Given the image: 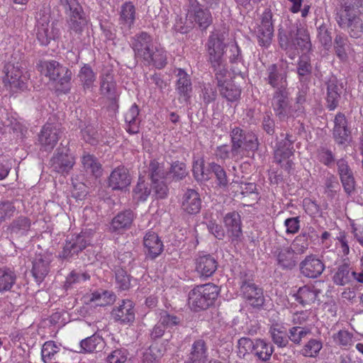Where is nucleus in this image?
<instances>
[{"instance_id":"30","label":"nucleus","mask_w":363,"mask_h":363,"mask_svg":"<svg viewBox=\"0 0 363 363\" xmlns=\"http://www.w3.org/2000/svg\"><path fill=\"white\" fill-rule=\"evenodd\" d=\"M134 218L135 214L130 210L120 212L113 218L110 229L118 233L128 230L131 227Z\"/></svg>"},{"instance_id":"35","label":"nucleus","mask_w":363,"mask_h":363,"mask_svg":"<svg viewBox=\"0 0 363 363\" xmlns=\"http://www.w3.org/2000/svg\"><path fill=\"white\" fill-rule=\"evenodd\" d=\"M215 79L217 81V86H220L223 83L227 82L229 77V72L224 58L209 60Z\"/></svg>"},{"instance_id":"39","label":"nucleus","mask_w":363,"mask_h":363,"mask_svg":"<svg viewBox=\"0 0 363 363\" xmlns=\"http://www.w3.org/2000/svg\"><path fill=\"white\" fill-rule=\"evenodd\" d=\"M273 352V346L269 342L261 339L255 340L252 354L257 359L262 361H267L270 359Z\"/></svg>"},{"instance_id":"62","label":"nucleus","mask_w":363,"mask_h":363,"mask_svg":"<svg viewBox=\"0 0 363 363\" xmlns=\"http://www.w3.org/2000/svg\"><path fill=\"white\" fill-rule=\"evenodd\" d=\"M169 173L172 174L173 180L179 181L187 176L188 171L184 162L176 161L172 164Z\"/></svg>"},{"instance_id":"22","label":"nucleus","mask_w":363,"mask_h":363,"mask_svg":"<svg viewBox=\"0 0 363 363\" xmlns=\"http://www.w3.org/2000/svg\"><path fill=\"white\" fill-rule=\"evenodd\" d=\"M130 176L124 167L114 169L108 178V185L113 190H123L130 184Z\"/></svg>"},{"instance_id":"45","label":"nucleus","mask_w":363,"mask_h":363,"mask_svg":"<svg viewBox=\"0 0 363 363\" xmlns=\"http://www.w3.org/2000/svg\"><path fill=\"white\" fill-rule=\"evenodd\" d=\"M30 227V220L24 216H20L13 220L8 228L11 234L23 235L26 233Z\"/></svg>"},{"instance_id":"44","label":"nucleus","mask_w":363,"mask_h":363,"mask_svg":"<svg viewBox=\"0 0 363 363\" xmlns=\"http://www.w3.org/2000/svg\"><path fill=\"white\" fill-rule=\"evenodd\" d=\"M218 87L221 96L229 101H235L240 96V89L230 81H227L222 86Z\"/></svg>"},{"instance_id":"18","label":"nucleus","mask_w":363,"mask_h":363,"mask_svg":"<svg viewBox=\"0 0 363 363\" xmlns=\"http://www.w3.org/2000/svg\"><path fill=\"white\" fill-rule=\"evenodd\" d=\"M144 250L146 256L152 259L158 257L163 251L164 245L157 234L147 231L143 238Z\"/></svg>"},{"instance_id":"5","label":"nucleus","mask_w":363,"mask_h":363,"mask_svg":"<svg viewBox=\"0 0 363 363\" xmlns=\"http://www.w3.org/2000/svg\"><path fill=\"white\" fill-rule=\"evenodd\" d=\"M40 72L50 80L57 82L62 87V91L67 93L69 91L68 84L72 78V72L66 67L55 60H45L38 65Z\"/></svg>"},{"instance_id":"24","label":"nucleus","mask_w":363,"mask_h":363,"mask_svg":"<svg viewBox=\"0 0 363 363\" xmlns=\"http://www.w3.org/2000/svg\"><path fill=\"white\" fill-rule=\"evenodd\" d=\"M190 18L201 30H206L213 21L211 13L198 3L192 4L189 11Z\"/></svg>"},{"instance_id":"33","label":"nucleus","mask_w":363,"mask_h":363,"mask_svg":"<svg viewBox=\"0 0 363 363\" xmlns=\"http://www.w3.org/2000/svg\"><path fill=\"white\" fill-rule=\"evenodd\" d=\"M354 270L348 263L339 265L333 276V282L338 286H345L352 281Z\"/></svg>"},{"instance_id":"15","label":"nucleus","mask_w":363,"mask_h":363,"mask_svg":"<svg viewBox=\"0 0 363 363\" xmlns=\"http://www.w3.org/2000/svg\"><path fill=\"white\" fill-rule=\"evenodd\" d=\"M325 84L327 86L326 106L330 111H333L339 106L344 86L334 76H331Z\"/></svg>"},{"instance_id":"32","label":"nucleus","mask_w":363,"mask_h":363,"mask_svg":"<svg viewBox=\"0 0 363 363\" xmlns=\"http://www.w3.org/2000/svg\"><path fill=\"white\" fill-rule=\"evenodd\" d=\"M50 261L42 255H37L33 262L32 274L38 283H41L49 272Z\"/></svg>"},{"instance_id":"48","label":"nucleus","mask_w":363,"mask_h":363,"mask_svg":"<svg viewBox=\"0 0 363 363\" xmlns=\"http://www.w3.org/2000/svg\"><path fill=\"white\" fill-rule=\"evenodd\" d=\"M166 172L162 164L157 161L151 160L148 167V177L151 182L164 179Z\"/></svg>"},{"instance_id":"10","label":"nucleus","mask_w":363,"mask_h":363,"mask_svg":"<svg viewBox=\"0 0 363 363\" xmlns=\"http://www.w3.org/2000/svg\"><path fill=\"white\" fill-rule=\"evenodd\" d=\"M293 136L286 134L284 140L279 141L277 145V149L274 151V160L276 162L281 164L285 170L289 171L293 166V162L289 160L294 154Z\"/></svg>"},{"instance_id":"52","label":"nucleus","mask_w":363,"mask_h":363,"mask_svg":"<svg viewBox=\"0 0 363 363\" xmlns=\"http://www.w3.org/2000/svg\"><path fill=\"white\" fill-rule=\"evenodd\" d=\"M9 78H4V83L6 86H9L13 91L17 90H23L26 89V77L23 75L22 70H20L19 77L9 75Z\"/></svg>"},{"instance_id":"21","label":"nucleus","mask_w":363,"mask_h":363,"mask_svg":"<svg viewBox=\"0 0 363 363\" xmlns=\"http://www.w3.org/2000/svg\"><path fill=\"white\" fill-rule=\"evenodd\" d=\"M136 18L135 6L130 1L123 3L119 10L118 24L124 33L130 31Z\"/></svg>"},{"instance_id":"13","label":"nucleus","mask_w":363,"mask_h":363,"mask_svg":"<svg viewBox=\"0 0 363 363\" xmlns=\"http://www.w3.org/2000/svg\"><path fill=\"white\" fill-rule=\"evenodd\" d=\"M75 163L74 157L69 154L67 146L60 147L50 160V164L55 172L65 174L68 173Z\"/></svg>"},{"instance_id":"38","label":"nucleus","mask_w":363,"mask_h":363,"mask_svg":"<svg viewBox=\"0 0 363 363\" xmlns=\"http://www.w3.org/2000/svg\"><path fill=\"white\" fill-rule=\"evenodd\" d=\"M138 106L133 104L125 114V121L127 125V131L130 134H135L139 132L140 120L138 118Z\"/></svg>"},{"instance_id":"17","label":"nucleus","mask_w":363,"mask_h":363,"mask_svg":"<svg viewBox=\"0 0 363 363\" xmlns=\"http://www.w3.org/2000/svg\"><path fill=\"white\" fill-rule=\"evenodd\" d=\"M223 223L232 242L240 240L242 236V221L237 211L229 212L223 217Z\"/></svg>"},{"instance_id":"53","label":"nucleus","mask_w":363,"mask_h":363,"mask_svg":"<svg viewBox=\"0 0 363 363\" xmlns=\"http://www.w3.org/2000/svg\"><path fill=\"white\" fill-rule=\"evenodd\" d=\"M236 152L233 150V145L230 147L228 145H223L217 147L216 150V155L218 158L225 160L228 159H232L235 162L240 161V158Z\"/></svg>"},{"instance_id":"37","label":"nucleus","mask_w":363,"mask_h":363,"mask_svg":"<svg viewBox=\"0 0 363 363\" xmlns=\"http://www.w3.org/2000/svg\"><path fill=\"white\" fill-rule=\"evenodd\" d=\"M269 333L272 342L279 347H285L289 345L288 333L286 328L278 323L272 325Z\"/></svg>"},{"instance_id":"14","label":"nucleus","mask_w":363,"mask_h":363,"mask_svg":"<svg viewBox=\"0 0 363 363\" xmlns=\"http://www.w3.org/2000/svg\"><path fill=\"white\" fill-rule=\"evenodd\" d=\"M258 42L260 45L267 46L270 44L273 33L272 13L269 9H265L261 16V23L256 30Z\"/></svg>"},{"instance_id":"42","label":"nucleus","mask_w":363,"mask_h":363,"mask_svg":"<svg viewBox=\"0 0 363 363\" xmlns=\"http://www.w3.org/2000/svg\"><path fill=\"white\" fill-rule=\"evenodd\" d=\"M77 77L84 89H91L96 80V73L89 65H84L80 69Z\"/></svg>"},{"instance_id":"57","label":"nucleus","mask_w":363,"mask_h":363,"mask_svg":"<svg viewBox=\"0 0 363 363\" xmlns=\"http://www.w3.org/2000/svg\"><path fill=\"white\" fill-rule=\"evenodd\" d=\"M208 169L215 174L219 186L226 187L228 186V180L226 172L220 164L215 162H211L208 164Z\"/></svg>"},{"instance_id":"49","label":"nucleus","mask_w":363,"mask_h":363,"mask_svg":"<svg viewBox=\"0 0 363 363\" xmlns=\"http://www.w3.org/2000/svg\"><path fill=\"white\" fill-rule=\"evenodd\" d=\"M324 194L328 198L333 199L340 189L337 178L332 174H328L324 179Z\"/></svg>"},{"instance_id":"46","label":"nucleus","mask_w":363,"mask_h":363,"mask_svg":"<svg viewBox=\"0 0 363 363\" xmlns=\"http://www.w3.org/2000/svg\"><path fill=\"white\" fill-rule=\"evenodd\" d=\"M309 234L301 233L297 235L291 243V248L296 255L304 254L309 246Z\"/></svg>"},{"instance_id":"63","label":"nucleus","mask_w":363,"mask_h":363,"mask_svg":"<svg viewBox=\"0 0 363 363\" xmlns=\"http://www.w3.org/2000/svg\"><path fill=\"white\" fill-rule=\"evenodd\" d=\"M16 207L9 201H0V223L4 222L13 216L16 212Z\"/></svg>"},{"instance_id":"23","label":"nucleus","mask_w":363,"mask_h":363,"mask_svg":"<svg viewBox=\"0 0 363 363\" xmlns=\"http://www.w3.org/2000/svg\"><path fill=\"white\" fill-rule=\"evenodd\" d=\"M60 29L57 23L48 22L39 23L37 28V39L42 45H48L52 40H55L60 36Z\"/></svg>"},{"instance_id":"43","label":"nucleus","mask_w":363,"mask_h":363,"mask_svg":"<svg viewBox=\"0 0 363 363\" xmlns=\"http://www.w3.org/2000/svg\"><path fill=\"white\" fill-rule=\"evenodd\" d=\"M82 163L87 173L91 174L96 177L101 175V165L94 156L89 154H84L82 157Z\"/></svg>"},{"instance_id":"27","label":"nucleus","mask_w":363,"mask_h":363,"mask_svg":"<svg viewBox=\"0 0 363 363\" xmlns=\"http://www.w3.org/2000/svg\"><path fill=\"white\" fill-rule=\"evenodd\" d=\"M321 291L313 285H305L300 287L294 294L295 299L302 306L311 305L319 302V294Z\"/></svg>"},{"instance_id":"40","label":"nucleus","mask_w":363,"mask_h":363,"mask_svg":"<svg viewBox=\"0 0 363 363\" xmlns=\"http://www.w3.org/2000/svg\"><path fill=\"white\" fill-rule=\"evenodd\" d=\"M104 345L103 338L96 335L87 337L80 342L81 348L85 352H99L104 348Z\"/></svg>"},{"instance_id":"41","label":"nucleus","mask_w":363,"mask_h":363,"mask_svg":"<svg viewBox=\"0 0 363 363\" xmlns=\"http://www.w3.org/2000/svg\"><path fill=\"white\" fill-rule=\"evenodd\" d=\"M297 45L302 51L308 52L312 47L308 30L303 28H297L293 46Z\"/></svg>"},{"instance_id":"9","label":"nucleus","mask_w":363,"mask_h":363,"mask_svg":"<svg viewBox=\"0 0 363 363\" xmlns=\"http://www.w3.org/2000/svg\"><path fill=\"white\" fill-rule=\"evenodd\" d=\"M272 106L275 115L281 121H285L289 118L294 117L288 89L274 90L272 99Z\"/></svg>"},{"instance_id":"58","label":"nucleus","mask_w":363,"mask_h":363,"mask_svg":"<svg viewBox=\"0 0 363 363\" xmlns=\"http://www.w3.org/2000/svg\"><path fill=\"white\" fill-rule=\"evenodd\" d=\"M322 347L320 341L311 339L303 346L301 353L305 357H315L318 355Z\"/></svg>"},{"instance_id":"11","label":"nucleus","mask_w":363,"mask_h":363,"mask_svg":"<svg viewBox=\"0 0 363 363\" xmlns=\"http://www.w3.org/2000/svg\"><path fill=\"white\" fill-rule=\"evenodd\" d=\"M60 129L54 123H45L38 134V143L40 150L50 152L56 146L60 138Z\"/></svg>"},{"instance_id":"4","label":"nucleus","mask_w":363,"mask_h":363,"mask_svg":"<svg viewBox=\"0 0 363 363\" xmlns=\"http://www.w3.org/2000/svg\"><path fill=\"white\" fill-rule=\"evenodd\" d=\"M94 232L91 230H82L77 235H68L65 240L60 257L70 260L78 256L88 245H91Z\"/></svg>"},{"instance_id":"29","label":"nucleus","mask_w":363,"mask_h":363,"mask_svg":"<svg viewBox=\"0 0 363 363\" xmlns=\"http://www.w3.org/2000/svg\"><path fill=\"white\" fill-rule=\"evenodd\" d=\"M334 123L333 138L337 143L342 145L348 140L350 133L347 128L345 116L338 113L335 117Z\"/></svg>"},{"instance_id":"25","label":"nucleus","mask_w":363,"mask_h":363,"mask_svg":"<svg viewBox=\"0 0 363 363\" xmlns=\"http://www.w3.org/2000/svg\"><path fill=\"white\" fill-rule=\"evenodd\" d=\"M182 209L190 215L197 214L201 208V200L199 193L194 189H187L182 197Z\"/></svg>"},{"instance_id":"3","label":"nucleus","mask_w":363,"mask_h":363,"mask_svg":"<svg viewBox=\"0 0 363 363\" xmlns=\"http://www.w3.org/2000/svg\"><path fill=\"white\" fill-rule=\"evenodd\" d=\"M230 138L233 150L236 152L240 160L244 157H248L250 152H254L258 149V140L252 132H247L240 127L235 126L230 129Z\"/></svg>"},{"instance_id":"28","label":"nucleus","mask_w":363,"mask_h":363,"mask_svg":"<svg viewBox=\"0 0 363 363\" xmlns=\"http://www.w3.org/2000/svg\"><path fill=\"white\" fill-rule=\"evenodd\" d=\"M278 265L284 270H291L298 262V259L292 248L286 246L277 248L275 251Z\"/></svg>"},{"instance_id":"60","label":"nucleus","mask_w":363,"mask_h":363,"mask_svg":"<svg viewBox=\"0 0 363 363\" xmlns=\"http://www.w3.org/2000/svg\"><path fill=\"white\" fill-rule=\"evenodd\" d=\"M255 341L249 337H241L238 342V354L240 358H245L246 354L253 352Z\"/></svg>"},{"instance_id":"31","label":"nucleus","mask_w":363,"mask_h":363,"mask_svg":"<svg viewBox=\"0 0 363 363\" xmlns=\"http://www.w3.org/2000/svg\"><path fill=\"white\" fill-rule=\"evenodd\" d=\"M100 92L113 102L118 100L119 94L116 91V84L112 74L107 73L101 77Z\"/></svg>"},{"instance_id":"16","label":"nucleus","mask_w":363,"mask_h":363,"mask_svg":"<svg viewBox=\"0 0 363 363\" xmlns=\"http://www.w3.org/2000/svg\"><path fill=\"white\" fill-rule=\"evenodd\" d=\"M301 274L308 278L320 277L325 269V264L315 255L306 256L299 264Z\"/></svg>"},{"instance_id":"1","label":"nucleus","mask_w":363,"mask_h":363,"mask_svg":"<svg viewBox=\"0 0 363 363\" xmlns=\"http://www.w3.org/2000/svg\"><path fill=\"white\" fill-rule=\"evenodd\" d=\"M130 47L135 57L142 60L145 65L162 69L167 63L166 51L155 45L152 37L146 32H140L132 37Z\"/></svg>"},{"instance_id":"20","label":"nucleus","mask_w":363,"mask_h":363,"mask_svg":"<svg viewBox=\"0 0 363 363\" xmlns=\"http://www.w3.org/2000/svg\"><path fill=\"white\" fill-rule=\"evenodd\" d=\"M336 164L343 189L347 194H351L354 190L355 186L353 172L350 167L348 162L344 158L338 160Z\"/></svg>"},{"instance_id":"54","label":"nucleus","mask_w":363,"mask_h":363,"mask_svg":"<svg viewBox=\"0 0 363 363\" xmlns=\"http://www.w3.org/2000/svg\"><path fill=\"white\" fill-rule=\"evenodd\" d=\"M334 342L341 347H350L353 343V335L346 330H340L333 335Z\"/></svg>"},{"instance_id":"64","label":"nucleus","mask_w":363,"mask_h":363,"mask_svg":"<svg viewBox=\"0 0 363 363\" xmlns=\"http://www.w3.org/2000/svg\"><path fill=\"white\" fill-rule=\"evenodd\" d=\"M189 355L207 359V347L205 341L201 339L194 341Z\"/></svg>"},{"instance_id":"34","label":"nucleus","mask_w":363,"mask_h":363,"mask_svg":"<svg viewBox=\"0 0 363 363\" xmlns=\"http://www.w3.org/2000/svg\"><path fill=\"white\" fill-rule=\"evenodd\" d=\"M17 280L16 272L9 267L0 268V294L11 291Z\"/></svg>"},{"instance_id":"55","label":"nucleus","mask_w":363,"mask_h":363,"mask_svg":"<svg viewBox=\"0 0 363 363\" xmlns=\"http://www.w3.org/2000/svg\"><path fill=\"white\" fill-rule=\"evenodd\" d=\"M347 37L342 33L336 35L334 40V48L337 56L343 60L347 57L346 47L347 45Z\"/></svg>"},{"instance_id":"2","label":"nucleus","mask_w":363,"mask_h":363,"mask_svg":"<svg viewBox=\"0 0 363 363\" xmlns=\"http://www.w3.org/2000/svg\"><path fill=\"white\" fill-rule=\"evenodd\" d=\"M219 288L208 283L195 286L188 294V304L196 312L206 310L213 306L219 294Z\"/></svg>"},{"instance_id":"12","label":"nucleus","mask_w":363,"mask_h":363,"mask_svg":"<svg viewBox=\"0 0 363 363\" xmlns=\"http://www.w3.org/2000/svg\"><path fill=\"white\" fill-rule=\"evenodd\" d=\"M226 35L225 30H215L209 35L206 45L209 60L223 58L224 50L226 47L224 43Z\"/></svg>"},{"instance_id":"56","label":"nucleus","mask_w":363,"mask_h":363,"mask_svg":"<svg viewBox=\"0 0 363 363\" xmlns=\"http://www.w3.org/2000/svg\"><path fill=\"white\" fill-rule=\"evenodd\" d=\"M67 24L68 27V31L70 35L79 38L87 24V21L86 18H83L81 20H78L77 18L67 19Z\"/></svg>"},{"instance_id":"51","label":"nucleus","mask_w":363,"mask_h":363,"mask_svg":"<svg viewBox=\"0 0 363 363\" xmlns=\"http://www.w3.org/2000/svg\"><path fill=\"white\" fill-rule=\"evenodd\" d=\"M289 342L291 341L295 345H300L302 339L311 333V330L300 326H294L289 330Z\"/></svg>"},{"instance_id":"36","label":"nucleus","mask_w":363,"mask_h":363,"mask_svg":"<svg viewBox=\"0 0 363 363\" xmlns=\"http://www.w3.org/2000/svg\"><path fill=\"white\" fill-rule=\"evenodd\" d=\"M177 90L179 95L187 101L190 98L192 90L191 82L189 75L182 69H177Z\"/></svg>"},{"instance_id":"61","label":"nucleus","mask_w":363,"mask_h":363,"mask_svg":"<svg viewBox=\"0 0 363 363\" xmlns=\"http://www.w3.org/2000/svg\"><path fill=\"white\" fill-rule=\"evenodd\" d=\"M58 347L52 341L45 342L41 350V356L44 363H51V359L58 352Z\"/></svg>"},{"instance_id":"7","label":"nucleus","mask_w":363,"mask_h":363,"mask_svg":"<svg viewBox=\"0 0 363 363\" xmlns=\"http://www.w3.org/2000/svg\"><path fill=\"white\" fill-rule=\"evenodd\" d=\"M240 291L246 301L255 308H260L264 306L265 298L263 289L255 284L247 274H242Z\"/></svg>"},{"instance_id":"8","label":"nucleus","mask_w":363,"mask_h":363,"mask_svg":"<svg viewBox=\"0 0 363 363\" xmlns=\"http://www.w3.org/2000/svg\"><path fill=\"white\" fill-rule=\"evenodd\" d=\"M288 65L272 64L266 69L264 81L275 90L288 89Z\"/></svg>"},{"instance_id":"19","label":"nucleus","mask_w":363,"mask_h":363,"mask_svg":"<svg viewBox=\"0 0 363 363\" xmlns=\"http://www.w3.org/2000/svg\"><path fill=\"white\" fill-rule=\"evenodd\" d=\"M196 272L200 277L208 278L216 271L218 262L211 255H199L195 260Z\"/></svg>"},{"instance_id":"26","label":"nucleus","mask_w":363,"mask_h":363,"mask_svg":"<svg viewBox=\"0 0 363 363\" xmlns=\"http://www.w3.org/2000/svg\"><path fill=\"white\" fill-rule=\"evenodd\" d=\"M111 315L115 320L122 323L133 322L135 311L133 301L123 300L121 304L113 309Z\"/></svg>"},{"instance_id":"50","label":"nucleus","mask_w":363,"mask_h":363,"mask_svg":"<svg viewBox=\"0 0 363 363\" xmlns=\"http://www.w3.org/2000/svg\"><path fill=\"white\" fill-rule=\"evenodd\" d=\"M151 193V189L145 182L143 177H140L138 182L133 190V196L138 201H145Z\"/></svg>"},{"instance_id":"47","label":"nucleus","mask_w":363,"mask_h":363,"mask_svg":"<svg viewBox=\"0 0 363 363\" xmlns=\"http://www.w3.org/2000/svg\"><path fill=\"white\" fill-rule=\"evenodd\" d=\"M115 298V295L111 291H96L91 294L90 301L94 302L97 306H105L113 303Z\"/></svg>"},{"instance_id":"59","label":"nucleus","mask_w":363,"mask_h":363,"mask_svg":"<svg viewBox=\"0 0 363 363\" xmlns=\"http://www.w3.org/2000/svg\"><path fill=\"white\" fill-rule=\"evenodd\" d=\"M317 158L320 162L328 167H332L335 164V155L327 147H320L318 149Z\"/></svg>"},{"instance_id":"6","label":"nucleus","mask_w":363,"mask_h":363,"mask_svg":"<svg viewBox=\"0 0 363 363\" xmlns=\"http://www.w3.org/2000/svg\"><path fill=\"white\" fill-rule=\"evenodd\" d=\"M335 20L341 28L347 30L351 38H358L363 35V21L358 9L340 10Z\"/></svg>"}]
</instances>
